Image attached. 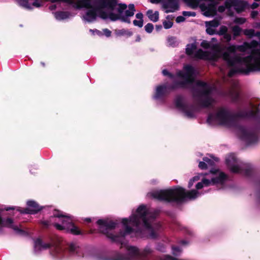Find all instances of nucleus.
<instances>
[{
	"label": "nucleus",
	"mask_w": 260,
	"mask_h": 260,
	"mask_svg": "<svg viewBox=\"0 0 260 260\" xmlns=\"http://www.w3.org/2000/svg\"><path fill=\"white\" fill-rule=\"evenodd\" d=\"M155 215L144 205L140 206L135 213H133L129 219L124 218L122 223L124 229V232H120L118 236H115L109 233L116 227V223L113 221L100 219L97 223L100 226V230L113 241L120 242L127 251L126 256L120 260H138L143 259L152 252V249L148 246L140 251L135 246H129L121 242V239L125 235L135 233L136 236L143 237L144 232L150 238H155L158 235L160 228L159 223H153Z\"/></svg>",
	"instance_id": "nucleus-1"
},
{
	"label": "nucleus",
	"mask_w": 260,
	"mask_h": 260,
	"mask_svg": "<svg viewBox=\"0 0 260 260\" xmlns=\"http://www.w3.org/2000/svg\"><path fill=\"white\" fill-rule=\"evenodd\" d=\"M53 2L62 1L73 4L77 8L90 9L83 16L89 22L94 21L96 16L112 21L119 20L130 23L131 18L136 11L133 4L127 6L125 4H117V0H52Z\"/></svg>",
	"instance_id": "nucleus-2"
},
{
	"label": "nucleus",
	"mask_w": 260,
	"mask_h": 260,
	"mask_svg": "<svg viewBox=\"0 0 260 260\" xmlns=\"http://www.w3.org/2000/svg\"><path fill=\"white\" fill-rule=\"evenodd\" d=\"M162 74L164 76H168L173 81H180L178 83H175L173 88L184 87L187 84L194 83L196 85L194 93H199L202 100L201 105L203 107H208L214 102L213 88L202 81L195 80L198 72L192 66L188 64L184 66L183 71L177 72L175 76L169 73L167 70H164Z\"/></svg>",
	"instance_id": "nucleus-3"
},
{
	"label": "nucleus",
	"mask_w": 260,
	"mask_h": 260,
	"mask_svg": "<svg viewBox=\"0 0 260 260\" xmlns=\"http://www.w3.org/2000/svg\"><path fill=\"white\" fill-rule=\"evenodd\" d=\"M148 194L159 201L181 202L185 200L194 199L201 194L196 190L186 191L184 188L177 187L174 188L155 191Z\"/></svg>",
	"instance_id": "nucleus-4"
},
{
	"label": "nucleus",
	"mask_w": 260,
	"mask_h": 260,
	"mask_svg": "<svg viewBox=\"0 0 260 260\" xmlns=\"http://www.w3.org/2000/svg\"><path fill=\"white\" fill-rule=\"evenodd\" d=\"M228 28L225 26H221L218 34L220 36V39L221 42L214 43L217 42L215 38H213L210 42L204 40L202 42L201 46L206 49H211L212 51L210 52H214L216 53L217 57L214 59H209L210 60H215L217 59L220 55L221 51L223 52V57L226 60L228 57L227 49L226 48L228 44V34L226 31ZM209 52V51H207Z\"/></svg>",
	"instance_id": "nucleus-5"
},
{
	"label": "nucleus",
	"mask_w": 260,
	"mask_h": 260,
	"mask_svg": "<svg viewBox=\"0 0 260 260\" xmlns=\"http://www.w3.org/2000/svg\"><path fill=\"white\" fill-rule=\"evenodd\" d=\"M56 218L55 220L61 221V224L57 222L53 223L54 226L58 230H66L75 235H78L80 232L72 222V220L67 215L63 214L59 211L55 210L51 219Z\"/></svg>",
	"instance_id": "nucleus-6"
},
{
	"label": "nucleus",
	"mask_w": 260,
	"mask_h": 260,
	"mask_svg": "<svg viewBox=\"0 0 260 260\" xmlns=\"http://www.w3.org/2000/svg\"><path fill=\"white\" fill-rule=\"evenodd\" d=\"M208 175L211 179H202L201 182L197 184L196 188L197 189H200L204 187L208 186L210 185H223L226 180V174L221 170L217 169L214 168L211 169Z\"/></svg>",
	"instance_id": "nucleus-7"
},
{
	"label": "nucleus",
	"mask_w": 260,
	"mask_h": 260,
	"mask_svg": "<svg viewBox=\"0 0 260 260\" xmlns=\"http://www.w3.org/2000/svg\"><path fill=\"white\" fill-rule=\"evenodd\" d=\"M196 43L188 44L186 48V53L195 58L200 59H214L217 57L216 53L214 52H204L202 49L196 51Z\"/></svg>",
	"instance_id": "nucleus-8"
},
{
	"label": "nucleus",
	"mask_w": 260,
	"mask_h": 260,
	"mask_svg": "<svg viewBox=\"0 0 260 260\" xmlns=\"http://www.w3.org/2000/svg\"><path fill=\"white\" fill-rule=\"evenodd\" d=\"M207 121L210 124H225L228 122V112L226 108H220L210 114Z\"/></svg>",
	"instance_id": "nucleus-9"
},
{
	"label": "nucleus",
	"mask_w": 260,
	"mask_h": 260,
	"mask_svg": "<svg viewBox=\"0 0 260 260\" xmlns=\"http://www.w3.org/2000/svg\"><path fill=\"white\" fill-rule=\"evenodd\" d=\"M193 8L197 7L201 0H183ZM162 7L167 13L174 12L178 9L179 6L175 0H167L162 4Z\"/></svg>",
	"instance_id": "nucleus-10"
},
{
	"label": "nucleus",
	"mask_w": 260,
	"mask_h": 260,
	"mask_svg": "<svg viewBox=\"0 0 260 260\" xmlns=\"http://www.w3.org/2000/svg\"><path fill=\"white\" fill-rule=\"evenodd\" d=\"M176 106L182 111L188 118L194 117L196 113V108L193 106H189L184 103L182 98H179L176 100Z\"/></svg>",
	"instance_id": "nucleus-11"
},
{
	"label": "nucleus",
	"mask_w": 260,
	"mask_h": 260,
	"mask_svg": "<svg viewBox=\"0 0 260 260\" xmlns=\"http://www.w3.org/2000/svg\"><path fill=\"white\" fill-rule=\"evenodd\" d=\"M201 4L200 7L204 15L209 17L213 16L216 12V4L214 0H209Z\"/></svg>",
	"instance_id": "nucleus-12"
},
{
	"label": "nucleus",
	"mask_w": 260,
	"mask_h": 260,
	"mask_svg": "<svg viewBox=\"0 0 260 260\" xmlns=\"http://www.w3.org/2000/svg\"><path fill=\"white\" fill-rule=\"evenodd\" d=\"M229 85H230V89L229 88V99H231L232 101H236L239 98L240 95L238 82L229 81Z\"/></svg>",
	"instance_id": "nucleus-13"
},
{
	"label": "nucleus",
	"mask_w": 260,
	"mask_h": 260,
	"mask_svg": "<svg viewBox=\"0 0 260 260\" xmlns=\"http://www.w3.org/2000/svg\"><path fill=\"white\" fill-rule=\"evenodd\" d=\"M233 173H241L243 165L238 161L234 154L229 156V169Z\"/></svg>",
	"instance_id": "nucleus-14"
},
{
	"label": "nucleus",
	"mask_w": 260,
	"mask_h": 260,
	"mask_svg": "<svg viewBox=\"0 0 260 260\" xmlns=\"http://www.w3.org/2000/svg\"><path fill=\"white\" fill-rule=\"evenodd\" d=\"M27 207L22 210L19 207H17L16 210L21 213L34 214L39 211L41 209L39 206L34 201H29L27 202Z\"/></svg>",
	"instance_id": "nucleus-15"
},
{
	"label": "nucleus",
	"mask_w": 260,
	"mask_h": 260,
	"mask_svg": "<svg viewBox=\"0 0 260 260\" xmlns=\"http://www.w3.org/2000/svg\"><path fill=\"white\" fill-rule=\"evenodd\" d=\"M229 1V12L233 8L237 12L243 11L247 6V4L244 1L241 0H228ZM230 14L229 13V15Z\"/></svg>",
	"instance_id": "nucleus-16"
},
{
	"label": "nucleus",
	"mask_w": 260,
	"mask_h": 260,
	"mask_svg": "<svg viewBox=\"0 0 260 260\" xmlns=\"http://www.w3.org/2000/svg\"><path fill=\"white\" fill-rule=\"evenodd\" d=\"M3 211V209H0V226L10 228L13 229L17 233H21L23 231L13 224V220L11 218L2 219L1 214Z\"/></svg>",
	"instance_id": "nucleus-17"
},
{
	"label": "nucleus",
	"mask_w": 260,
	"mask_h": 260,
	"mask_svg": "<svg viewBox=\"0 0 260 260\" xmlns=\"http://www.w3.org/2000/svg\"><path fill=\"white\" fill-rule=\"evenodd\" d=\"M57 244V243L54 242H51V243L50 244H45L43 243L41 239H38L35 241L34 248L35 250L37 251L44 249H46L50 247V246H51L56 247Z\"/></svg>",
	"instance_id": "nucleus-18"
},
{
	"label": "nucleus",
	"mask_w": 260,
	"mask_h": 260,
	"mask_svg": "<svg viewBox=\"0 0 260 260\" xmlns=\"http://www.w3.org/2000/svg\"><path fill=\"white\" fill-rule=\"evenodd\" d=\"M206 32L208 34L212 35L215 34V30L219 25L218 21L214 20L211 21H206L205 22Z\"/></svg>",
	"instance_id": "nucleus-19"
},
{
	"label": "nucleus",
	"mask_w": 260,
	"mask_h": 260,
	"mask_svg": "<svg viewBox=\"0 0 260 260\" xmlns=\"http://www.w3.org/2000/svg\"><path fill=\"white\" fill-rule=\"evenodd\" d=\"M217 159H211L205 157L203 158V161L199 162V167L201 169H206L210 167L213 166L214 165V161H217Z\"/></svg>",
	"instance_id": "nucleus-20"
},
{
	"label": "nucleus",
	"mask_w": 260,
	"mask_h": 260,
	"mask_svg": "<svg viewBox=\"0 0 260 260\" xmlns=\"http://www.w3.org/2000/svg\"><path fill=\"white\" fill-rule=\"evenodd\" d=\"M170 88L166 85H160L157 87L156 89V93L154 96L155 99L160 98L162 95L168 92V89Z\"/></svg>",
	"instance_id": "nucleus-21"
},
{
	"label": "nucleus",
	"mask_w": 260,
	"mask_h": 260,
	"mask_svg": "<svg viewBox=\"0 0 260 260\" xmlns=\"http://www.w3.org/2000/svg\"><path fill=\"white\" fill-rule=\"evenodd\" d=\"M147 15L149 19L154 22H156L159 19V13L158 11H153L152 10H149L147 12Z\"/></svg>",
	"instance_id": "nucleus-22"
},
{
	"label": "nucleus",
	"mask_w": 260,
	"mask_h": 260,
	"mask_svg": "<svg viewBox=\"0 0 260 260\" xmlns=\"http://www.w3.org/2000/svg\"><path fill=\"white\" fill-rule=\"evenodd\" d=\"M137 20L133 21V24L135 26L142 27L143 25V15L142 13H138L136 15Z\"/></svg>",
	"instance_id": "nucleus-23"
},
{
	"label": "nucleus",
	"mask_w": 260,
	"mask_h": 260,
	"mask_svg": "<svg viewBox=\"0 0 260 260\" xmlns=\"http://www.w3.org/2000/svg\"><path fill=\"white\" fill-rule=\"evenodd\" d=\"M244 34L250 38L255 36L260 40V32L259 31L255 32L254 30L252 29H245L244 31Z\"/></svg>",
	"instance_id": "nucleus-24"
},
{
	"label": "nucleus",
	"mask_w": 260,
	"mask_h": 260,
	"mask_svg": "<svg viewBox=\"0 0 260 260\" xmlns=\"http://www.w3.org/2000/svg\"><path fill=\"white\" fill-rule=\"evenodd\" d=\"M69 14L66 12H58L55 13V17L57 20H63L69 18Z\"/></svg>",
	"instance_id": "nucleus-25"
},
{
	"label": "nucleus",
	"mask_w": 260,
	"mask_h": 260,
	"mask_svg": "<svg viewBox=\"0 0 260 260\" xmlns=\"http://www.w3.org/2000/svg\"><path fill=\"white\" fill-rule=\"evenodd\" d=\"M69 249L71 252H76L79 256H81L79 253L81 251V248L76 244L74 243L71 244L69 246Z\"/></svg>",
	"instance_id": "nucleus-26"
},
{
	"label": "nucleus",
	"mask_w": 260,
	"mask_h": 260,
	"mask_svg": "<svg viewBox=\"0 0 260 260\" xmlns=\"http://www.w3.org/2000/svg\"><path fill=\"white\" fill-rule=\"evenodd\" d=\"M116 34L117 36H131L132 35V32L128 30L122 29L116 30Z\"/></svg>",
	"instance_id": "nucleus-27"
},
{
	"label": "nucleus",
	"mask_w": 260,
	"mask_h": 260,
	"mask_svg": "<svg viewBox=\"0 0 260 260\" xmlns=\"http://www.w3.org/2000/svg\"><path fill=\"white\" fill-rule=\"evenodd\" d=\"M241 138L243 139H249L251 138L252 134L247 130L241 131Z\"/></svg>",
	"instance_id": "nucleus-28"
},
{
	"label": "nucleus",
	"mask_w": 260,
	"mask_h": 260,
	"mask_svg": "<svg viewBox=\"0 0 260 260\" xmlns=\"http://www.w3.org/2000/svg\"><path fill=\"white\" fill-rule=\"evenodd\" d=\"M145 29L148 33H150L153 29V25L151 23H148L145 26Z\"/></svg>",
	"instance_id": "nucleus-29"
},
{
	"label": "nucleus",
	"mask_w": 260,
	"mask_h": 260,
	"mask_svg": "<svg viewBox=\"0 0 260 260\" xmlns=\"http://www.w3.org/2000/svg\"><path fill=\"white\" fill-rule=\"evenodd\" d=\"M200 179V176H196L190 180L188 183V187H191L194 182L198 181Z\"/></svg>",
	"instance_id": "nucleus-30"
},
{
	"label": "nucleus",
	"mask_w": 260,
	"mask_h": 260,
	"mask_svg": "<svg viewBox=\"0 0 260 260\" xmlns=\"http://www.w3.org/2000/svg\"><path fill=\"white\" fill-rule=\"evenodd\" d=\"M173 25V22L171 21H165L163 22V26L165 28L169 29L172 27Z\"/></svg>",
	"instance_id": "nucleus-31"
},
{
	"label": "nucleus",
	"mask_w": 260,
	"mask_h": 260,
	"mask_svg": "<svg viewBox=\"0 0 260 260\" xmlns=\"http://www.w3.org/2000/svg\"><path fill=\"white\" fill-rule=\"evenodd\" d=\"M181 252V249L179 247H172V252L173 254L175 255H177L180 253Z\"/></svg>",
	"instance_id": "nucleus-32"
},
{
	"label": "nucleus",
	"mask_w": 260,
	"mask_h": 260,
	"mask_svg": "<svg viewBox=\"0 0 260 260\" xmlns=\"http://www.w3.org/2000/svg\"><path fill=\"white\" fill-rule=\"evenodd\" d=\"M20 5H22L23 7H24L25 8L27 9H31L32 7L28 4L27 2H25L24 0H20Z\"/></svg>",
	"instance_id": "nucleus-33"
},
{
	"label": "nucleus",
	"mask_w": 260,
	"mask_h": 260,
	"mask_svg": "<svg viewBox=\"0 0 260 260\" xmlns=\"http://www.w3.org/2000/svg\"><path fill=\"white\" fill-rule=\"evenodd\" d=\"M183 16L185 17H190L192 16L194 17L196 16V13L194 12H189V11H183L182 13Z\"/></svg>",
	"instance_id": "nucleus-34"
},
{
	"label": "nucleus",
	"mask_w": 260,
	"mask_h": 260,
	"mask_svg": "<svg viewBox=\"0 0 260 260\" xmlns=\"http://www.w3.org/2000/svg\"><path fill=\"white\" fill-rule=\"evenodd\" d=\"M232 30L235 36L238 35L241 31L240 28L238 26L233 27Z\"/></svg>",
	"instance_id": "nucleus-35"
},
{
	"label": "nucleus",
	"mask_w": 260,
	"mask_h": 260,
	"mask_svg": "<svg viewBox=\"0 0 260 260\" xmlns=\"http://www.w3.org/2000/svg\"><path fill=\"white\" fill-rule=\"evenodd\" d=\"M228 7V1H225V5L224 6H219L218 8V11L219 12H223L225 9V8Z\"/></svg>",
	"instance_id": "nucleus-36"
},
{
	"label": "nucleus",
	"mask_w": 260,
	"mask_h": 260,
	"mask_svg": "<svg viewBox=\"0 0 260 260\" xmlns=\"http://www.w3.org/2000/svg\"><path fill=\"white\" fill-rule=\"evenodd\" d=\"M235 21L238 24H243L246 21V19L243 18H236Z\"/></svg>",
	"instance_id": "nucleus-37"
},
{
	"label": "nucleus",
	"mask_w": 260,
	"mask_h": 260,
	"mask_svg": "<svg viewBox=\"0 0 260 260\" xmlns=\"http://www.w3.org/2000/svg\"><path fill=\"white\" fill-rule=\"evenodd\" d=\"M168 43L170 46H175V38L171 37L169 38L168 40Z\"/></svg>",
	"instance_id": "nucleus-38"
},
{
	"label": "nucleus",
	"mask_w": 260,
	"mask_h": 260,
	"mask_svg": "<svg viewBox=\"0 0 260 260\" xmlns=\"http://www.w3.org/2000/svg\"><path fill=\"white\" fill-rule=\"evenodd\" d=\"M185 20V18L183 16H178L176 18V21L178 23L183 22Z\"/></svg>",
	"instance_id": "nucleus-39"
},
{
	"label": "nucleus",
	"mask_w": 260,
	"mask_h": 260,
	"mask_svg": "<svg viewBox=\"0 0 260 260\" xmlns=\"http://www.w3.org/2000/svg\"><path fill=\"white\" fill-rule=\"evenodd\" d=\"M103 32L106 36L109 37L111 35V32L108 29H103Z\"/></svg>",
	"instance_id": "nucleus-40"
},
{
	"label": "nucleus",
	"mask_w": 260,
	"mask_h": 260,
	"mask_svg": "<svg viewBox=\"0 0 260 260\" xmlns=\"http://www.w3.org/2000/svg\"><path fill=\"white\" fill-rule=\"evenodd\" d=\"M258 14V13L257 11H252L251 13V16L252 18H254L257 16Z\"/></svg>",
	"instance_id": "nucleus-41"
},
{
	"label": "nucleus",
	"mask_w": 260,
	"mask_h": 260,
	"mask_svg": "<svg viewBox=\"0 0 260 260\" xmlns=\"http://www.w3.org/2000/svg\"><path fill=\"white\" fill-rule=\"evenodd\" d=\"M32 5L36 7H39L41 6V5L37 1L33 3Z\"/></svg>",
	"instance_id": "nucleus-42"
},
{
	"label": "nucleus",
	"mask_w": 260,
	"mask_h": 260,
	"mask_svg": "<svg viewBox=\"0 0 260 260\" xmlns=\"http://www.w3.org/2000/svg\"><path fill=\"white\" fill-rule=\"evenodd\" d=\"M258 6V4H257L256 3H254L251 5V8L254 9L256 8Z\"/></svg>",
	"instance_id": "nucleus-43"
},
{
	"label": "nucleus",
	"mask_w": 260,
	"mask_h": 260,
	"mask_svg": "<svg viewBox=\"0 0 260 260\" xmlns=\"http://www.w3.org/2000/svg\"><path fill=\"white\" fill-rule=\"evenodd\" d=\"M6 211L10 210L11 209L15 210V208L14 207H7L5 209Z\"/></svg>",
	"instance_id": "nucleus-44"
},
{
	"label": "nucleus",
	"mask_w": 260,
	"mask_h": 260,
	"mask_svg": "<svg viewBox=\"0 0 260 260\" xmlns=\"http://www.w3.org/2000/svg\"><path fill=\"white\" fill-rule=\"evenodd\" d=\"M140 40H141L140 37L139 36H137V39H136V41L137 42H139V41H140Z\"/></svg>",
	"instance_id": "nucleus-45"
},
{
	"label": "nucleus",
	"mask_w": 260,
	"mask_h": 260,
	"mask_svg": "<svg viewBox=\"0 0 260 260\" xmlns=\"http://www.w3.org/2000/svg\"><path fill=\"white\" fill-rule=\"evenodd\" d=\"M150 2L152 3H157L158 2V1L157 0H151Z\"/></svg>",
	"instance_id": "nucleus-46"
},
{
	"label": "nucleus",
	"mask_w": 260,
	"mask_h": 260,
	"mask_svg": "<svg viewBox=\"0 0 260 260\" xmlns=\"http://www.w3.org/2000/svg\"><path fill=\"white\" fill-rule=\"evenodd\" d=\"M43 223H44L45 225H46V226H47V225H49V223H48V222H47V221H45V222H43Z\"/></svg>",
	"instance_id": "nucleus-47"
},
{
	"label": "nucleus",
	"mask_w": 260,
	"mask_h": 260,
	"mask_svg": "<svg viewBox=\"0 0 260 260\" xmlns=\"http://www.w3.org/2000/svg\"><path fill=\"white\" fill-rule=\"evenodd\" d=\"M93 31L94 32L95 31V32H97L98 34H100V32L99 30H96V29H95Z\"/></svg>",
	"instance_id": "nucleus-48"
},
{
	"label": "nucleus",
	"mask_w": 260,
	"mask_h": 260,
	"mask_svg": "<svg viewBox=\"0 0 260 260\" xmlns=\"http://www.w3.org/2000/svg\"><path fill=\"white\" fill-rule=\"evenodd\" d=\"M85 220L86 221H87V222H90V218H86Z\"/></svg>",
	"instance_id": "nucleus-49"
},
{
	"label": "nucleus",
	"mask_w": 260,
	"mask_h": 260,
	"mask_svg": "<svg viewBox=\"0 0 260 260\" xmlns=\"http://www.w3.org/2000/svg\"><path fill=\"white\" fill-rule=\"evenodd\" d=\"M255 26H260V23H256Z\"/></svg>",
	"instance_id": "nucleus-50"
},
{
	"label": "nucleus",
	"mask_w": 260,
	"mask_h": 260,
	"mask_svg": "<svg viewBox=\"0 0 260 260\" xmlns=\"http://www.w3.org/2000/svg\"><path fill=\"white\" fill-rule=\"evenodd\" d=\"M228 119H229V123L230 122V115L229 114V118H228Z\"/></svg>",
	"instance_id": "nucleus-51"
},
{
	"label": "nucleus",
	"mask_w": 260,
	"mask_h": 260,
	"mask_svg": "<svg viewBox=\"0 0 260 260\" xmlns=\"http://www.w3.org/2000/svg\"><path fill=\"white\" fill-rule=\"evenodd\" d=\"M161 27V26H157V28H160Z\"/></svg>",
	"instance_id": "nucleus-52"
},
{
	"label": "nucleus",
	"mask_w": 260,
	"mask_h": 260,
	"mask_svg": "<svg viewBox=\"0 0 260 260\" xmlns=\"http://www.w3.org/2000/svg\"><path fill=\"white\" fill-rule=\"evenodd\" d=\"M185 243V242L184 241H182V244H183Z\"/></svg>",
	"instance_id": "nucleus-53"
},
{
	"label": "nucleus",
	"mask_w": 260,
	"mask_h": 260,
	"mask_svg": "<svg viewBox=\"0 0 260 260\" xmlns=\"http://www.w3.org/2000/svg\"><path fill=\"white\" fill-rule=\"evenodd\" d=\"M230 36L229 35V39H228V40L229 41L230 40Z\"/></svg>",
	"instance_id": "nucleus-54"
},
{
	"label": "nucleus",
	"mask_w": 260,
	"mask_h": 260,
	"mask_svg": "<svg viewBox=\"0 0 260 260\" xmlns=\"http://www.w3.org/2000/svg\"><path fill=\"white\" fill-rule=\"evenodd\" d=\"M42 65H43V66H44V63H42Z\"/></svg>",
	"instance_id": "nucleus-55"
},
{
	"label": "nucleus",
	"mask_w": 260,
	"mask_h": 260,
	"mask_svg": "<svg viewBox=\"0 0 260 260\" xmlns=\"http://www.w3.org/2000/svg\"><path fill=\"white\" fill-rule=\"evenodd\" d=\"M255 1H260V0H255Z\"/></svg>",
	"instance_id": "nucleus-56"
}]
</instances>
